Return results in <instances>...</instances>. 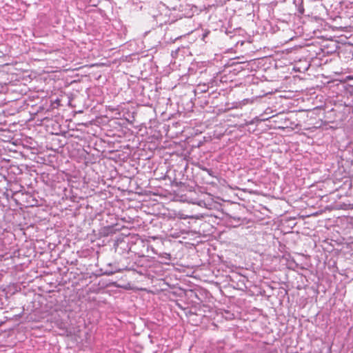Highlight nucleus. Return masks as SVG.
Returning <instances> with one entry per match:
<instances>
[{
	"label": "nucleus",
	"instance_id": "1",
	"mask_svg": "<svg viewBox=\"0 0 353 353\" xmlns=\"http://www.w3.org/2000/svg\"><path fill=\"white\" fill-rule=\"evenodd\" d=\"M128 251L134 253L139 257L149 254L151 251L153 254H157V251L150 245V241L143 239L139 235H133L130 237L127 243Z\"/></svg>",
	"mask_w": 353,
	"mask_h": 353
},
{
	"label": "nucleus",
	"instance_id": "2",
	"mask_svg": "<svg viewBox=\"0 0 353 353\" xmlns=\"http://www.w3.org/2000/svg\"><path fill=\"white\" fill-rule=\"evenodd\" d=\"M159 257L163 260V263L167 264L168 261L171 260L170 254L166 252L161 253L159 254Z\"/></svg>",
	"mask_w": 353,
	"mask_h": 353
},
{
	"label": "nucleus",
	"instance_id": "3",
	"mask_svg": "<svg viewBox=\"0 0 353 353\" xmlns=\"http://www.w3.org/2000/svg\"><path fill=\"white\" fill-rule=\"evenodd\" d=\"M119 271V269L115 268L114 270H105L103 274H105V275L110 276V275H112L114 273L117 272Z\"/></svg>",
	"mask_w": 353,
	"mask_h": 353
}]
</instances>
